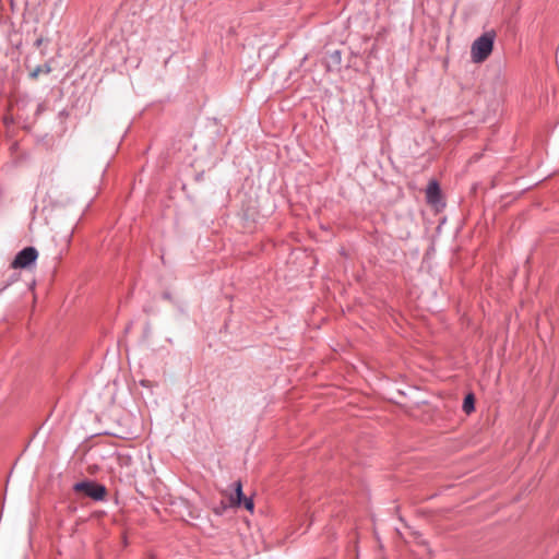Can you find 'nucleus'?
I'll use <instances>...</instances> for the list:
<instances>
[{"label": "nucleus", "mask_w": 559, "mask_h": 559, "mask_svg": "<svg viewBox=\"0 0 559 559\" xmlns=\"http://www.w3.org/2000/svg\"><path fill=\"white\" fill-rule=\"evenodd\" d=\"M41 72L49 73L50 72V67L47 66V64H45L44 67L37 66L33 71H31L29 78L31 79H37L39 73H41Z\"/></svg>", "instance_id": "nucleus-9"}, {"label": "nucleus", "mask_w": 559, "mask_h": 559, "mask_svg": "<svg viewBox=\"0 0 559 559\" xmlns=\"http://www.w3.org/2000/svg\"><path fill=\"white\" fill-rule=\"evenodd\" d=\"M228 508H231L229 506V502L221 501L217 506L213 508V511L216 515H223Z\"/></svg>", "instance_id": "nucleus-10"}, {"label": "nucleus", "mask_w": 559, "mask_h": 559, "mask_svg": "<svg viewBox=\"0 0 559 559\" xmlns=\"http://www.w3.org/2000/svg\"><path fill=\"white\" fill-rule=\"evenodd\" d=\"M20 274L17 272H13L9 278L4 282V284L0 288V294L5 290L9 286H11L13 283L19 281Z\"/></svg>", "instance_id": "nucleus-8"}, {"label": "nucleus", "mask_w": 559, "mask_h": 559, "mask_svg": "<svg viewBox=\"0 0 559 559\" xmlns=\"http://www.w3.org/2000/svg\"><path fill=\"white\" fill-rule=\"evenodd\" d=\"M73 490L83 497L90 498L93 501L100 502L106 499L107 488L105 485L99 484L92 479H83L73 485Z\"/></svg>", "instance_id": "nucleus-2"}, {"label": "nucleus", "mask_w": 559, "mask_h": 559, "mask_svg": "<svg viewBox=\"0 0 559 559\" xmlns=\"http://www.w3.org/2000/svg\"><path fill=\"white\" fill-rule=\"evenodd\" d=\"M140 385L143 386V388H151V381L148 380H141L140 381Z\"/></svg>", "instance_id": "nucleus-14"}, {"label": "nucleus", "mask_w": 559, "mask_h": 559, "mask_svg": "<svg viewBox=\"0 0 559 559\" xmlns=\"http://www.w3.org/2000/svg\"><path fill=\"white\" fill-rule=\"evenodd\" d=\"M37 258L38 251L35 247H25L16 253L11 262V267L14 270L29 267L35 264Z\"/></svg>", "instance_id": "nucleus-3"}, {"label": "nucleus", "mask_w": 559, "mask_h": 559, "mask_svg": "<svg viewBox=\"0 0 559 559\" xmlns=\"http://www.w3.org/2000/svg\"><path fill=\"white\" fill-rule=\"evenodd\" d=\"M495 44V33L486 32L476 38L471 47V57L473 62L480 63L485 61L492 52Z\"/></svg>", "instance_id": "nucleus-1"}, {"label": "nucleus", "mask_w": 559, "mask_h": 559, "mask_svg": "<svg viewBox=\"0 0 559 559\" xmlns=\"http://www.w3.org/2000/svg\"><path fill=\"white\" fill-rule=\"evenodd\" d=\"M241 507H243L246 510L252 512L253 509H254V502H253V499L252 498H248V497H245V499L242 500V504Z\"/></svg>", "instance_id": "nucleus-11"}, {"label": "nucleus", "mask_w": 559, "mask_h": 559, "mask_svg": "<svg viewBox=\"0 0 559 559\" xmlns=\"http://www.w3.org/2000/svg\"><path fill=\"white\" fill-rule=\"evenodd\" d=\"M342 63V52L336 49L330 51L328 55V68L329 70H338Z\"/></svg>", "instance_id": "nucleus-6"}, {"label": "nucleus", "mask_w": 559, "mask_h": 559, "mask_svg": "<svg viewBox=\"0 0 559 559\" xmlns=\"http://www.w3.org/2000/svg\"><path fill=\"white\" fill-rule=\"evenodd\" d=\"M4 123L9 126L10 123H12V119L11 118H5L4 119Z\"/></svg>", "instance_id": "nucleus-15"}, {"label": "nucleus", "mask_w": 559, "mask_h": 559, "mask_svg": "<svg viewBox=\"0 0 559 559\" xmlns=\"http://www.w3.org/2000/svg\"><path fill=\"white\" fill-rule=\"evenodd\" d=\"M45 110V105L43 103L37 104L35 117L39 116Z\"/></svg>", "instance_id": "nucleus-13"}, {"label": "nucleus", "mask_w": 559, "mask_h": 559, "mask_svg": "<svg viewBox=\"0 0 559 559\" xmlns=\"http://www.w3.org/2000/svg\"><path fill=\"white\" fill-rule=\"evenodd\" d=\"M41 44V39L36 40V45L39 46Z\"/></svg>", "instance_id": "nucleus-16"}, {"label": "nucleus", "mask_w": 559, "mask_h": 559, "mask_svg": "<svg viewBox=\"0 0 559 559\" xmlns=\"http://www.w3.org/2000/svg\"><path fill=\"white\" fill-rule=\"evenodd\" d=\"M31 102V98L29 96H24V97H21L20 99H17L16 102V106H17V109L19 110H22L24 107H26V105Z\"/></svg>", "instance_id": "nucleus-12"}, {"label": "nucleus", "mask_w": 559, "mask_h": 559, "mask_svg": "<svg viewBox=\"0 0 559 559\" xmlns=\"http://www.w3.org/2000/svg\"><path fill=\"white\" fill-rule=\"evenodd\" d=\"M427 201L433 205H438L441 201V189L436 180L428 183L426 190Z\"/></svg>", "instance_id": "nucleus-4"}, {"label": "nucleus", "mask_w": 559, "mask_h": 559, "mask_svg": "<svg viewBox=\"0 0 559 559\" xmlns=\"http://www.w3.org/2000/svg\"><path fill=\"white\" fill-rule=\"evenodd\" d=\"M462 409L466 414H471L472 412L475 411V396L473 393H468L465 395V397L463 400Z\"/></svg>", "instance_id": "nucleus-7"}, {"label": "nucleus", "mask_w": 559, "mask_h": 559, "mask_svg": "<svg viewBox=\"0 0 559 559\" xmlns=\"http://www.w3.org/2000/svg\"><path fill=\"white\" fill-rule=\"evenodd\" d=\"M234 490L235 493L229 496L228 502L231 508H239L246 497L242 491V484L240 480L234 483Z\"/></svg>", "instance_id": "nucleus-5"}]
</instances>
